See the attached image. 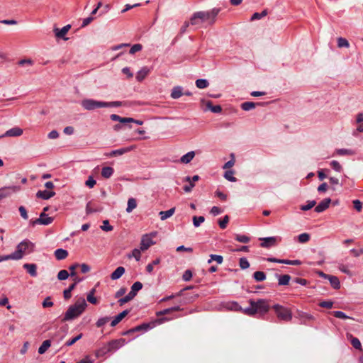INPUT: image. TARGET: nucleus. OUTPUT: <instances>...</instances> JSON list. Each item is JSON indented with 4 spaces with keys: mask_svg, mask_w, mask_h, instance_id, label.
<instances>
[{
    "mask_svg": "<svg viewBox=\"0 0 363 363\" xmlns=\"http://www.w3.org/2000/svg\"><path fill=\"white\" fill-rule=\"evenodd\" d=\"M137 207V201L134 198H130L128 200L126 212L131 213Z\"/></svg>",
    "mask_w": 363,
    "mask_h": 363,
    "instance_id": "31",
    "label": "nucleus"
},
{
    "mask_svg": "<svg viewBox=\"0 0 363 363\" xmlns=\"http://www.w3.org/2000/svg\"><path fill=\"white\" fill-rule=\"evenodd\" d=\"M54 254L57 260L65 259L68 256V252L62 248L57 249Z\"/></svg>",
    "mask_w": 363,
    "mask_h": 363,
    "instance_id": "25",
    "label": "nucleus"
},
{
    "mask_svg": "<svg viewBox=\"0 0 363 363\" xmlns=\"http://www.w3.org/2000/svg\"><path fill=\"white\" fill-rule=\"evenodd\" d=\"M129 313L128 310H125L116 315L111 323V326L114 327L118 324Z\"/></svg>",
    "mask_w": 363,
    "mask_h": 363,
    "instance_id": "20",
    "label": "nucleus"
},
{
    "mask_svg": "<svg viewBox=\"0 0 363 363\" xmlns=\"http://www.w3.org/2000/svg\"><path fill=\"white\" fill-rule=\"evenodd\" d=\"M23 268L26 269L27 272L33 277L37 276V266L35 264H24Z\"/></svg>",
    "mask_w": 363,
    "mask_h": 363,
    "instance_id": "21",
    "label": "nucleus"
},
{
    "mask_svg": "<svg viewBox=\"0 0 363 363\" xmlns=\"http://www.w3.org/2000/svg\"><path fill=\"white\" fill-rule=\"evenodd\" d=\"M23 134V130L18 127L12 128L4 133L6 137H18Z\"/></svg>",
    "mask_w": 363,
    "mask_h": 363,
    "instance_id": "17",
    "label": "nucleus"
},
{
    "mask_svg": "<svg viewBox=\"0 0 363 363\" xmlns=\"http://www.w3.org/2000/svg\"><path fill=\"white\" fill-rule=\"evenodd\" d=\"M87 304L84 298H79L73 305L69 306L65 313L62 321H69L78 318L85 311Z\"/></svg>",
    "mask_w": 363,
    "mask_h": 363,
    "instance_id": "3",
    "label": "nucleus"
},
{
    "mask_svg": "<svg viewBox=\"0 0 363 363\" xmlns=\"http://www.w3.org/2000/svg\"><path fill=\"white\" fill-rule=\"evenodd\" d=\"M298 318L302 324H307V322L315 320V317L313 315L303 311H298Z\"/></svg>",
    "mask_w": 363,
    "mask_h": 363,
    "instance_id": "15",
    "label": "nucleus"
},
{
    "mask_svg": "<svg viewBox=\"0 0 363 363\" xmlns=\"http://www.w3.org/2000/svg\"><path fill=\"white\" fill-rule=\"evenodd\" d=\"M193 224L197 228L200 226V225L204 222L205 218L203 216H194L193 218Z\"/></svg>",
    "mask_w": 363,
    "mask_h": 363,
    "instance_id": "49",
    "label": "nucleus"
},
{
    "mask_svg": "<svg viewBox=\"0 0 363 363\" xmlns=\"http://www.w3.org/2000/svg\"><path fill=\"white\" fill-rule=\"evenodd\" d=\"M338 48H349L350 43L346 38L340 37L337 40Z\"/></svg>",
    "mask_w": 363,
    "mask_h": 363,
    "instance_id": "42",
    "label": "nucleus"
},
{
    "mask_svg": "<svg viewBox=\"0 0 363 363\" xmlns=\"http://www.w3.org/2000/svg\"><path fill=\"white\" fill-rule=\"evenodd\" d=\"M256 107V104L251 101L244 102L241 104V108L245 111H250Z\"/></svg>",
    "mask_w": 363,
    "mask_h": 363,
    "instance_id": "36",
    "label": "nucleus"
},
{
    "mask_svg": "<svg viewBox=\"0 0 363 363\" xmlns=\"http://www.w3.org/2000/svg\"><path fill=\"white\" fill-rule=\"evenodd\" d=\"M55 195V192L52 191H38L36 193V197L43 200H48Z\"/></svg>",
    "mask_w": 363,
    "mask_h": 363,
    "instance_id": "18",
    "label": "nucleus"
},
{
    "mask_svg": "<svg viewBox=\"0 0 363 363\" xmlns=\"http://www.w3.org/2000/svg\"><path fill=\"white\" fill-rule=\"evenodd\" d=\"M234 171L228 170L224 173V178L230 182H236V178L233 176Z\"/></svg>",
    "mask_w": 363,
    "mask_h": 363,
    "instance_id": "45",
    "label": "nucleus"
},
{
    "mask_svg": "<svg viewBox=\"0 0 363 363\" xmlns=\"http://www.w3.org/2000/svg\"><path fill=\"white\" fill-rule=\"evenodd\" d=\"M51 345L50 340H45L38 348V353L40 354H44Z\"/></svg>",
    "mask_w": 363,
    "mask_h": 363,
    "instance_id": "33",
    "label": "nucleus"
},
{
    "mask_svg": "<svg viewBox=\"0 0 363 363\" xmlns=\"http://www.w3.org/2000/svg\"><path fill=\"white\" fill-rule=\"evenodd\" d=\"M309 240H310V235L306 233H301L298 236V240L301 243L307 242Z\"/></svg>",
    "mask_w": 363,
    "mask_h": 363,
    "instance_id": "51",
    "label": "nucleus"
},
{
    "mask_svg": "<svg viewBox=\"0 0 363 363\" xmlns=\"http://www.w3.org/2000/svg\"><path fill=\"white\" fill-rule=\"evenodd\" d=\"M333 315L337 318H340V319H347V318H350V317H349L348 315H347L344 312L342 311H333Z\"/></svg>",
    "mask_w": 363,
    "mask_h": 363,
    "instance_id": "57",
    "label": "nucleus"
},
{
    "mask_svg": "<svg viewBox=\"0 0 363 363\" xmlns=\"http://www.w3.org/2000/svg\"><path fill=\"white\" fill-rule=\"evenodd\" d=\"M276 277L278 278V284L279 286L288 285L291 279V277L289 274H277Z\"/></svg>",
    "mask_w": 363,
    "mask_h": 363,
    "instance_id": "24",
    "label": "nucleus"
},
{
    "mask_svg": "<svg viewBox=\"0 0 363 363\" xmlns=\"http://www.w3.org/2000/svg\"><path fill=\"white\" fill-rule=\"evenodd\" d=\"M279 320L289 322L292 319V313L290 309L279 304H275L272 306Z\"/></svg>",
    "mask_w": 363,
    "mask_h": 363,
    "instance_id": "6",
    "label": "nucleus"
},
{
    "mask_svg": "<svg viewBox=\"0 0 363 363\" xmlns=\"http://www.w3.org/2000/svg\"><path fill=\"white\" fill-rule=\"evenodd\" d=\"M94 293H95V289H92L90 291V292L87 294V296H86L87 301L92 304L97 303V299L94 296Z\"/></svg>",
    "mask_w": 363,
    "mask_h": 363,
    "instance_id": "40",
    "label": "nucleus"
},
{
    "mask_svg": "<svg viewBox=\"0 0 363 363\" xmlns=\"http://www.w3.org/2000/svg\"><path fill=\"white\" fill-rule=\"evenodd\" d=\"M218 12L219 9H217L208 11L195 12L190 18L191 25L199 26L205 22L213 24Z\"/></svg>",
    "mask_w": 363,
    "mask_h": 363,
    "instance_id": "2",
    "label": "nucleus"
},
{
    "mask_svg": "<svg viewBox=\"0 0 363 363\" xmlns=\"http://www.w3.org/2000/svg\"><path fill=\"white\" fill-rule=\"evenodd\" d=\"M356 122L359 124L357 127V130L359 132H363V113L357 114Z\"/></svg>",
    "mask_w": 363,
    "mask_h": 363,
    "instance_id": "34",
    "label": "nucleus"
},
{
    "mask_svg": "<svg viewBox=\"0 0 363 363\" xmlns=\"http://www.w3.org/2000/svg\"><path fill=\"white\" fill-rule=\"evenodd\" d=\"M126 342L125 340L123 338H120L118 340H114L108 342L107 345L106 350L104 352H110L113 351H116L117 350L120 349L123 346L125 345Z\"/></svg>",
    "mask_w": 363,
    "mask_h": 363,
    "instance_id": "8",
    "label": "nucleus"
},
{
    "mask_svg": "<svg viewBox=\"0 0 363 363\" xmlns=\"http://www.w3.org/2000/svg\"><path fill=\"white\" fill-rule=\"evenodd\" d=\"M253 278L257 281H262L266 279V274L262 271H257L253 274Z\"/></svg>",
    "mask_w": 363,
    "mask_h": 363,
    "instance_id": "37",
    "label": "nucleus"
},
{
    "mask_svg": "<svg viewBox=\"0 0 363 363\" xmlns=\"http://www.w3.org/2000/svg\"><path fill=\"white\" fill-rule=\"evenodd\" d=\"M110 118L113 121H119L121 123H135L137 125H143V121L133 118H123L116 114H111Z\"/></svg>",
    "mask_w": 363,
    "mask_h": 363,
    "instance_id": "11",
    "label": "nucleus"
},
{
    "mask_svg": "<svg viewBox=\"0 0 363 363\" xmlns=\"http://www.w3.org/2000/svg\"><path fill=\"white\" fill-rule=\"evenodd\" d=\"M183 89L182 86H174L171 92V97L174 99H177L183 95Z\"/></svg>",
    "mask_w": 363,
    "mask_h": 363,
    "instance_id": "26",
    "label": "nucleus"
},
{
    "mask_svg": "<svg viewBox=\"0 0 363 363\" xmlns=\"http://www.w3.org/2000/svg\"><path fill=\"white\" fill-rule=\"evenodd\" d=\"M152 328V326L151 325L150 323H143L140 325H138L133 328H131V329L127 330L126 332H125L123 333V335H128V334L133 333L135 332L141 331V330L147 331Z\"/></svg>",
    "mask_w": 363,
    "mask_h": 363,
    "instance_id": "13",
    "label": "nucleus"
},
{
    "mask_svg": "<svg viewBox=\"0 0 363 363\" xmlns=\"http://www.w3.org/2000/svg\"><path fill=\"white\" fill-rule=\"evenodd\" d=\"M181 310H182V308H181L180 306H173V307H171V308H166V309H164L162 311L157 312V315L160 316V315L168 314V313H169L172 311H179Z\"/></svg>",
    "mask_w": 363,
    "mask_h": 363,
    "instance_id": "32",
    "label": "nucleus"
},
{
    "mask_svg": "<svg viewBox=\"0 0 363 363\" xmlns=\"http://www.w3.org/2000/svg\"><path fill=\"white\" fill-rule=\"evenodd\" d=\"M260 240L262 241L260 246L262 247L269 248L275 245L277 239L275 237H267L261 238Z\"/></svg>",
    "mask_w": 363,
    "mask_h": 363,
    "instance_id": "16",
    "label": "nucleus"
},
{
    "mask_svg": "<svg viewBox=\"0 0 363 363\" xmlns=\"http://www.w3.org/2000/svg\"><path fill=\"white\" fill-rule=\"evenodd\" d=\"M69 276L68 272L65 269L60 270L57 274V279L60 281L66 280Z\"/></svg>",
    "mask_w": 363,
    "mask_h": 363,
    "instance_id": "50",
    "label": "nucleus"
},
{
    "mask_svg": "<svg viewBox=\"0 0 363 363\" xmlns=\"http://www.w3.org/2000/svg\"><path fill=\"white\" fill-rule=\"evenodd\" d=\"M114 172L113 168L111 167H104L101 169V176L105 179L110 178Z\"/></svg>",
    "mask_w": 363,
    "mask_h": 363,
    "instance_id": "28",
    "label": "nucleus"
},
{
    "mask_svg": "<svg viewBox=\"0 0 363 363\" xmlns=\"http://www.w3.org/2000/svg\"><path fill=\"white\" fill-rule=\"evenodd\" d=\"M70 28V25H67L62 27L61 29L55 28L54 31L56 37L59 38H64L65 35L67 33Z\"/></svg>",
    "mask_w": 363,
    "mask_h": 363,
    "instance_id": "23",
    "label": "nucleus"
},
{
    "mask_svg": "<svg viewBox=\"0 0 363 363\" xmlns=\"http://www.w3.org/2000/svg\"><path fill=\"white\" fill-rule=\"evenodd\" d=\"M160 258H157L156 259H155L154 261H152L151 263H149L147 266H146V271L148 272V273H152L153 269H154V266L155 265H157L160 263Z\"/></svg>",
    "mask_w": 363,
    "mask_h": 363,
    "instance_id": "41",
    "label": "nucleus"
},
{
    "mask_svg": "<svg viewBox=\"0 0 363 363\" xmlns=\"http://www.w3.org/2000/svg\"><path fill=\"white\" fill-rule=\"evenodd\" d=\"M213 261H216L218 264H221L223 261V258L221 255H211L210 259L208 260V263H211Z\"/></svg>",
    "mask_w": 363,
    "mask_h": 363,
    "instance_id": "44",
    "label": "nucleus"
},
{
    "mask_svg": "<svg viewBox=\"0 0 363 363\" xmlns=\"http://www.w3.org/2000/svg\"><path fill=\"white\" fill-rule=\"evenodd\" d=\"M328 280L330 281V285L333 289H338L340 288V282L337 277L330 275Z\"/></svg>",
    "mask_w": 363,
    "mask_h": 363,
    "instance_id": "29",
    "label": "nucleus"
},
{
    "mask_svg": "<svg viewBox=\"0 0 363 363\" xmlns=\"http://www.w3.org/2000/svg\"><path fill=\"white\" fill-rule=\"evenodd\" d=\"M128 258L134 257L136 259V261H139L141 257V249H134L132 251L131 254L128 255Z\"/></svg>",
    "mask_w": 363,
    "mask_h": 363,
    "instance_id": "43",
    "label": "nucleus"
},
{
    "mask_svg": "<svg viewBox=\"0 0 363 363\" xmlns=\"http://www.w3.org/2000/svg\"><path fill=\"white\" fill-rule=\"evenodd\" d=\"M122 103L121 101H100L91 99H83L81 102L82 108L86 111H94L96 108L119 107Z\"/></svg>",
    "mask_w": 363,
    "mask_h": 363,
    "instance_id": "4",
    "label": "nucleus"
},
{
    "mask_svg": "<svg viewBox=\"0 0 363 363\" xmlns=\"http://www.w3.org/2000/svg\"><path fill=\"white\" fill-rule=\"evenodd\" d=\"M267 15V10L262 11L261 13L256 12V13H253V15L251 16L250 21H253L261 19V18H264V16H266Z\"/></svg>",
    "mask_w": 363,
    "mask_h": 363,
    "instance_id": "39",
    "label": "nucleus"
},
{
    "mask_svg": "<svg viewBox=\"0 0 363 363\" xmlns=\"http://www.w3.org/2000/svg\"><path fill=\"white\" fill-rule=\"evenodd\" d=\"M101 228L104 231H111L113 230V226L109 224V222L108 220H105L103 221V225L101 226Z\"/></svg>",
    "mask_w": 363,
    "mask_h": 363,
    "instance_id": "62",
    "label": "nucleus"
},
{
    "mask_svg": "<svg viewBox=\"0 0 363 363\" xmlns=\"http://www.w3.org/2000/svg\"><path fill=\"white\" fill-rule=\"evenodd\" d=\"M53 218L48 216L45 213H41L38 218L30 220V224L34 226L35 225H48L53 222Z\"/></svg>",
    "mask_w": 363,
    "mask_h": 363,
    "instance_id": "7",
    "label": "nucleus"
},
{
    "mask_svg": "<svg viewBox=\"0 0 363 363\" xmlns=\"http://www.w3.org/2000/svg\"><path fill=\"white\" fill-rule=\"evenodd\" d=\"M250 306L244 309L241 308L236 302L230 303L228 306L231 310L242 311V312L247 315L253 316L256 313L261 315L266 314L270 308L269 301L266 299H258L255 301L253 299L249 300Z\"/></svg>",
    "mask_w": 363,
    "mask_h": 363,
    "instance_id": "1",
    "label": "nucleus"
},
{
    "mask_svg": "<svg viewBox=\"0 0 363 363\" xmlns=\"http://www.w3.org/2000/svg\"><path fill=\"white\" fill-rule=\"evenodd\" d=\"M143 288V284L140 281H136L135 282L132 286H131V291H133L134 293H135V294H137V293L140 290L142 289Z\"/></svg>",
    "mask_w": 363,
    "mask_h": 363,
    "instance_id": "58",
    "label": "nucleus"
},
{
    "mask_svg": "<svg viewBox=\"0 0 363 363\" xmlns=\"http://www.w3.org/2000/svg\"><path fill=\"white\" fill-rule=\"evenodd\" d=\"M207 107L213 112V113H220L222 111V108L219 105L213 106L212 103L208 101L206 104Z\"/></svg>",
    "mask_w": 363,
    "mask_h": 363,
    "instance_id": "47",
    "label": "nucleus"
},
{
    "mask_svg": "<svg viewBox=\"0 0 363 363\" xmlns=\"http://www.w3.org/2000/svg\"><path fill=\"white\" fill-rule=\"evenodd\" d=\"M150 69L147 67H142L136 74V79L138 82H142L150 73Z\"/></svg>",
    "mask_w": 363,
    "mask_h": 363,
    "instance_id": "19",
    "label": "nucleus"
},
{
    "mask_svg": "<svg viewBox=\"0 0 363 363\" xmlns=\"http://www.w3.org/2000/svg\"><path fill=\"white\" fill-rule=\"evenodd\" d=\"M174 211H175V208H172L165 211H160L159 213L160 216V219L162 220H164L167 219L168 218L171 217L174 213Z\"/></svg>",
    "mask_w": 363,
    "mask_h": 363,
    "instance_id": "30",
    "label": "nucleus"
},
{
    "mask_svg": "<svg viewBox=\"0 0 363 363\" xmlns=\"http://www.w3.org/2000/svg\"><path fill=\"white\" fill-rule=\"evenodd\" d=\"M331 167L336 172H340L342 170L341 164L336 160H333L330 162Z\"/></svg>",
    "mask_w": 363,
    "mask_h": 363,
    "instance_id": "53",
    "label": "nucleus"
},
{
    "mask_svg": "<svg viewBox=\"0 0 363 363\" xmlns=\"http://www.w3.org/2000/svg\"><path fill=\"white\" fill-rule=\"evenodd\" d=\"M35 249V244L28 239L21 241L17 246L16 250L13 252L16 260L23 258L24 255L32 253Z\"/></svg>",
    "mask_w": 363,
    "mask_h": 363,
    "instance_id": "5",
    "label": "nucleus"
},
{
    "mask_svg": "<svg viewBox=\"0 0 363 363\" xmlns=\"http://www.w3.org/2000/svg\"><path fill=\"white\" fill-rule=\"evenodd\" d=\"M20 190V186H4L0 189V200L10 196L11 194L16 193Z\"/></svg>",
    "mask_w": 363,
    "mask_h": 363,
    "instance_id": "10",
    "label": "nucleus"
},
{
    "mask_svg": "<svg viewBox=\"0 0 363 363\" xmlns=\"http://www.w3.org/2000/svg\"><path fill=\"white\" fill-rule=\"evenodd\" d=\"M351 344L355 349L361 350L362 348L361 342L357 337H352L351 340Z\"/></svg>",
    "mask_w": 363,
    "mask_h": 363,
    "instance_id": "61",
    "label": "nucleus"
},
{
    "mask_svg": "<svg viewBox=\"0 0 363 363\" xmlns=\"http://www.w3.org/2000/svg\"><path fill=\"white\" fill-rule=\"evenodd\" d=\"M76 287V283H73L71 284L67 289L64 290L63 291V296L65 299H69L72 296V291L74 290Z\"/></svg>",
    "mask_w": 363,
    "mask_h": 363,
    "instance_id": "35",
    "label": "nucleus"
},
{
    "mask_svg": "<svg viewBox=\"0 0 363 363\" xmlns=\"http://www.w3.org/2000/svg\"><path fill=\"white\" fill-rule=\"evenodd\" d=\"M155 233L146 234L143 236L140 242V249L142 251L147 250L151 245L155 244V242L152 240V237L155 236Z\"/></svg>",
    "mask_w": 363,
    "mask_h": 363,
    "instance_id": "9",
    "label": "nucleus"
},
{
    "mask_svg": "<svg viewBox=\"0 0 363 363\" xmlns=\"http://www.w3.org/2000/svg\"><path fill=\"white\" fill-rule=\"evenodd\" d=\"M229 222V216H225L222 220L218 221L219 226L221 229H225L227 226L228 223Z\"/></svg>",
    "mask_w": 363,
    "mask_h": 363,
    "instance_id": "60",
    "label": "nucleus"
},
{
    "mask_svg": "<svg viewBox=\"0 0 363 363\" xmlns=\"http://www.w3.org/2000/svg\"><path fill=\"white\" fill-rule=\"evenodd\" d=\"M125 269L123 267H117L115 271L111 274L112 280H117L120 279L125 273Z\"/></svg>",
    "mask_w": 363,
    "mask_h": 363,
    "instance_id": "22",
    "label": "nucleus"
},
{
    "mask_svg": "<svg viewBox=\"0 0 363 363\" xmlns=\"http://www.w3.org/2000/svg\"><path fill=\"white\" fill-rule=\"evenodd\" d=\"M194 156H195L194 151H190V152H187L186 154L184 155L181 157L180 161L182 163L188 164L194 159Z\"/></svg>",
    "mask_w": 363,
    "mask_h": 363,
    "instance_id": "27",
    "label": "nucleus"
},
{
    "mask_svg": "<svg viewBox=\"0 0 363 363\" xmlns=\"http://www.w3.org/2000/svg\"><path fill=\"white\" fill-rule=\"evenodd\" d=\"M239 266L242 269H246L250 267V263L245 257H242L239 260Z\"/></svg>",
    "mask_w": 363,
    "mask_h": 363,
    "instance_id": "52",
    "label": "nucleus"
},
{
    "mask_svg": "<svg viewBox=\"0 0 363 363\" xmlns=\"http://www.w3.org/2000/svg\"><path fill=\"white\" fill-rule=\"evenodd\" d=\"M336 152L339 155H352L354 154V152L349 149H337Z\"/></svg>",
    "mask_w": 363,
    "mask_h": 363,
    "instance_id": "55",
    "label": "nucleus"
},
{
    "mask_svg": "<svg viewBox=\"0 0 363 363\" xmlns=\"http://www.w3.org/2000/svg\"><path fill=\"white\" fill-rule=\"evenodd\" d=\"M135 146L131 145L126 147L120 148L118 150H114L110 152L109 153H107L106 155L108 157H116V156H120L125 153L129 152L135 149Z\"/></svg>",
    "mask_w": 363,
    "mask_h": 363,
    "instance_id": "12",
    "label": "nucleus"
},
{
    "mask_svg": "<svg viewBox=\"0 0 363 363\" xmlns=\"http://www.w3.org/2000/svg\"><path fill=\"white\" fill-rule=\"evenodd\" d=\"M110 320L109 317H102L100 318L96 323V325L98 328H101L104 326L105 324H106L108 320Z\"/></svg>",
    "mask_w": 363,
    "mask_h": 363,
    "instance_id": "54",
    "label": "nucleus"
},
{
    "mask_svg": "<svg viewBox=\"0 0 363 363\" xmlns=\"http://www.w3.org/2000/svg\"><path fill=\"white\" fill-rule=\"evenodd\" d=\"M142 48H143V46L141 44H135L130 48V49L129 50V53L131 55H133L135 52L140 51L142 50Z\"/></svg>",
    "mask_w": 363,
    "mask_h": 363,
    "instance_id": "59",
    "label": "nucleus"
},
{
    "mask_svg": "<svg viewBox=\"0 0 363 363\" xmlns=\"http://www.w3.org/2000/svg\"><path fill=\"white\" fill-rule=\"evenodd\" d=\"M82 337V333H80L78 335H77L76 337L67 340L66 342H65V345L66 346H72V345H74L77 341L79 340Z\"/></svg>",
    "mask_w": 363,
    "mask_h": 363,
    "instance_id": "56",
    "label": "nucleus"
},
{
    "mask_svg": "<svg viewBox=\"0 0 363 363\" xmlns=\"http://www.w3.org/2000/svg\"><path fill=\"white\" fill-rule=\"evenodd\" d=\"M235 239L237 241H238L240 242H242V243H247L250 240V238L248 236H247L245 235H240V234H236Z\"/></svg>",
    "mask_w": 363,
    "mask_h": 363,
    "instance_id": "46",
    "label": "nucleus"
},
{
    "mask_svg": "<svg viewBox=\"0 0 363 363\" xmlns=\"http://www.w3.org/2000/svg\"><path fill=\"white\" fill-rule=\"evenodd\" d=\"M209 85V83L207 79H199L196 81V86L199 89H205L208 87Z\"/></svg>",
    "mask_w": 363,
    "mask_h": 363,
    "instance_id": "38",
    "label": "nucleus"
},
{
    "mask_svg": "<svg viewBox=\"0 0 363 363\" xmlns=\"http://www.w3.org/2000/svg\"><path fill=\"white\" fill-rule=\"evenodd\" d=\"M192 278V272L191 270L187 269L184 272L182 276V279L185 281H189Z\"/></svg>",
    "mask_w": 363,
    "mask_h": 363,
    "instance_id": "64",
    "label": "nucleus"
},
{
    "mask_svg": "<svg viewBox=\"0 0 363 363\" xmlns=\"http://www.w3.org/2000/svg\"><path fill=\"white\" fill-rule=\"evenodd\" d=\"M316 204V202L315 201L313 200V201H307V204L306 205H302L301 206V210L303 211H308L310 209H311L313 206H315Z\"/></svg>",
    "mask_w": 363,
    "mask_h": 363,
    "instance_id": "48",
    "label": "nucleus"
},
{
    "mask_svg": "<svg viewBox=\"0 0 363 363\" xmlns=\"http://www.w3.org/2000/svg\"><path fill=\"white\" fill-rule=\"evenodd\" d=\"M330 202L331 199L330 198L324 199L315 207V211L317 213L323 212L329 207Z\"/></svg>",
    "mask_w": 363,
    "mask_h": 363,
    "instance_id": "14",
    "label": "nucleus"
},
{
    "mask_svg": "<svg viewBox=\"0 0 363 363\" xmlns=\"http://www.w3.org/2000/svg\"><path fill=\"white\" fill-rule=\"evenodd\" d=\"M42 305L43 308L52 307L53 306V302L51 301V298L48 296L43 301Z\"/></svg>",
    "mask_w": 363,
    "mask_h": 363,
    "instance_id": "63",
    "label": "nucleus"
}]
</instances>
